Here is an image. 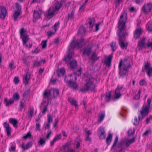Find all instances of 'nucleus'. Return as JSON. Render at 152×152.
Segmentation results:
<instances>
[{
    "instance_id": "f257e3e1",
    "label": "nucleus",
    "mask_w": 152,
    "mask_h": 152,
    "mask_svg": "<svg viewBox=\"0 0 152 152\" xmlns=\"http://www.w3.org/2000/svg\"><path fill=\"white\" fill-rule=\"evenodd\" d=\"M127 19V13L126 11L122 13L118 21L117 26V34L118 37V44L122 49H126L128 45V43L124 42L126 36L128 33L126 31V26L125 25Z\"/></svg>"
},
{
    "instance_id": "f03ea898",
    "label": "nucleus",
    "mask_w": 152,
    "mask_h": 152,
    "mask_svg": "<svg viewBox=\"0 0 152 152\" xmlns=\"http://www.w3.org/2000/svg\"><path fill=\"white\" fill-rule=\"evenodd\" d=\"M131 67L129 60L126 59L123 60L121 59L118 65L119 75L122 77H124L128 74L129 69Z\"/></svg>"
},
{
    "instance_id": "7ed1b4c3",
    "label": "nucleus",
    "mask_w": 152,
    "mask_h": 152,
    "mask_svg": "<svg viewBox=\"0 0 152 152\" xmlns=\"http://www.w3.org/2000/svg\"><path fill=\"white\" fill-rule=\"evenodd\" d=\"M85 80L86 83L85 84L84 87L81 88L80 91L83 92L91 91H95V85L93 83L94 79L92 76L90 75H88L85 78Z\"/></svg>"
},
{
    "instance_id": "20e7f679",
    "label": "nucleus",
    "mask_w": 152,
    "mask_h": 152,
    "mask_svg": "<svg viewBox=\"0 0 152 152\" xmlns=\"http://www.w3.org/2000/svg\"><path fill=\"white\" fill-rule=\"evenodd\" d=\"M76 77L71 74L66 76L64 78V81L68 86L75 90L77 89L78 86L76 83Z\"/></svg>"
},
{
    "instance_id": "39448f33",
    "label": "nucleus",
    "mask_w": 152,
    "mask_h": 152,
    "mask_svg": "<svg viewBox=\"0 0 152 152\" xmlns=\"http://www.w3.org/2000/svg\"><path fill=\"white\" fill-rule=\"evenodd\" d=\"M20 38L22 39L23 45L25 46L26 48H31L32 46V43H30L28 45L26 43L29 40V36L26 33V30L23 27L21 28L20 31Z\"/></svg>"
},
{
    "instance_id": "423d86ee",
    "label": "nucleus",
    "mask_w": 152,
    "mask_h": 152,
    "mask_svg": "<svg viewBox=\"0 0 152 152\" xmlns=\"http://www.w3.org/2000/svg\"><path fill=\"white\" fill-rule=\"evenodd\" d=\"M85 44L84 39L83 38H80L79 40H73L69 46V49L71 48L73 50L74 48L77 47L78 48H81Z\"/></svg>"
},
{
    "instance_id": "0eeeda50",
    "label": "nucleus",
    "mask_w": 152,
    "mask_h": 152,
    "mask_svg": "<svg viewBox=\"0 0 152 152\" xmlns=\"http://www.w3.org/2000/svg\"><path fill=\"white\" fill-rule=\"evenodd\" d=\"M57 14V12L54 11L53 8L50 7L45 12L44 15L46 19L49 20Z\"/></svg>"
},
{
    "instance_id": "6e6552de",
    "label": "nucleus",
    "mask_w": 152,
    "mask_h": 152,
    "mask_svg": "<svg viewBox=\"0 0 152 152\" xmlns=\"http://www.w3.org/2000/svg\"><path fill=\"white\" fill-rule=\"evenodd\" d=\"M151 64L149 62H147L145 63V64L142 68V71L144 72L145 70L147 72V75L149 77H150L152 74V67H151Z\"/></svg>"
},
{
    "instance_id": "1a4fd4ad",
    "label": "nucleus",
    "mask_w": 152,
    "mask_h": 152,
    "mask_svg": "<svg viewBox=\"0 0 152 152\" xmlns=\"http://www.w3.org/2000/svg\"><path fill=\"white\" fill-rule=\"evenodd\" d=\"M93 46V44H90L86 47H84L83 49L82 56L83 55H86L88 56H89L92 51Z\"/></svg>"
},
{
    "instance_id": "9d476101",
    "label": "nucleus",
    "mask_w": 152,
    "mask_h": 152,
    "mask_svg": "<svg viewBox=\"0 0 152 152\" xmlns=\"http://www.w3.org/2000/svg\"><path fill=\"white\" fill-rule=\"evenodd\" d=\"M152 9V4L151 3L145 4L142 8V12L147 14L151 12Z\"/></svg>"
},
{
    "instance_id": "9b49d317",
    "label": "nucleus",
    "mask_w": 152,
    "mask_h": 152,
    "mask_svg": "<svg viewBox=\"0 0 152 152\" xmlns=\"http://www.w3.org/2000/svg\"><path fill=\"white\" fill-rule=\"evenodd\" d=\"M149 108L150 107L147 106L146 105H144L143 106L142 108V110L140 111L141 119H143L145 116L148 115Z\"/></svg>"
},
{
    "instance_id": "f8f14e48",
    "label": "nucleus",
    "mask_w": 152,
    "mask_h": 152,
    "mask_svg": "<svg viewBox=\"0 0 152 152\" xmlns=\"http://www.w3.org/2000/svg\"><path fill=\"white\" fill-rule=\"evenodd\" d=\"M7 10L6 8L3 6L0 7V18L4 20L7 14Z\"/></svg>"
},
{
    "instance_id": "ddd939ff",
    "label": "nucleus",
    "mask_w": 152,
    "mask_h": 152,
    "mask_svg": "<svg viewBox=\"0 0 152 152\" xmlns=\"http://www.w3.org/2000/svg\"><path fill=\"white\" fill-rule=\"evenodd\" d=\"M74 54V53L73 50H72L71 48H70V49H69V47L68 54L64 58V60L66 63H68L69 62L70 60L72 58V55Z\"/></svg>"
},
{
    "instance_id": "4468645a",
    "label": "nucleus",
    "mask_w": 152,
    "mask_h": 152,
    "mask_svg": "<svg viewBox=\"0 0 152 152\" xmlns=\"http://www.w3.org/2000/svg\"><path fill=\"white\" fill-rule=\"evenodd\" d=\"M52 95L50 93V90H46L43 94V98L44 99H47L48 102L51 99Z\"/></svg>"
},
{
    "instance_id": "2eb2a0df",
    "label": "nucleus",
    "mask_w": 152,
    "mask_h": 152,
    "mask_svg": "<svg viewBox=\"0 0 152 152\" xmlns=\"http://www.w3.org/2000/svg\"><path fill=\"white\" fill-rule=\"evenodd\" d=\"M99 130L100 139H104L105 137L106 134L104 128L102 127H100L99 128Z\"/></svg>"
},
{
    "instance_id": "dca6fc26",
    "label": "nucleus",
    "mask_w": 152,
    "mask_h": 152,
    "mask_svg": "<svg viewBox=\"0 0 152 152\" xmlns=\"http://www.w3.org/2000/svg\"><path fill=\"white\" fill-rule=\"evenodd\" d=\"M142 29L141 28L136 29L134 33V37L135 39L139 38L142 33Z\"/></svg>"
},
{
    "instance_id": "f3484780",
    "label": "nucleus",
    "mask_w": 152,
    "mask_h": 152,
    "mask_svg": "<svg viewBox=\"0 0 152 152\" xmlns=\"http://www.w3.org/2000/svg\"><path fill=\"white\" fill-rule=\"evenodd\" d=\"M113 53H112L110 54L105 60L104 61L105 64L106 65L110 66H111V62L112 59L113 57Z\"/></svg>"
},
{
    "instance_id": "a211bd4d",
    "label": "nucleus",
    "mask_w": 152,
    "mask_h": 152,
    "mask_svg": "<svg viewBox=\"0 0 152 152\" xmlns=\"http://www.w3.org/2000/svg\"><path fill=\"white\" fill-rule=\"evenodd\" d=\"M4 127L5 129V131L7 133V135L9 136L11 134V128L10 127L9 123L7 122H4L3 124Z\"/></svg>"
},
{
    "instance_id": "6ab92c4d",
    "label": "nucleus",
    "mask_w": 152,
    "mask_h": 152,
    "mask_svg": "<svg viewBox=\"0 0 152 152\" xmlns=\"http://www.w3.org/2000/svg\"><path fill=\"white\" fill-rule=\"evenodd\" d=\"M33 21L35 22L37 20H39L41 17V14L37 11L34 10L33 13Z\"/></svg>"
},
{
    "instance_id": "aec40b11",
    "label": "nucleus",
    "mask_w": 152,
    "mask_h": 152,
    "mask_svg": "<svg viewBox=\"0 0 152 152\" xmlns=\"http://www.w3.org/2000/svg\"><path fill=\"white\" fill-rule=\"evenodd\" d=\"M9 122L15 128H17L18 127V121L16 119L13 118H10L9 119Z\"/></svg>"
},
{
    "instance_id": "412c9836",
    "label": "nucleus",
    "mask_w": 152,
    "mask_h": 152,
    "mask_svg": "<svg viewBox=\"0 0 152 152\" xmlns=\"http://www.w3.org/2000/svg\"><path fill=\"white\" fill-rule=\"evenodd\" d=\"M50 90L53 98H55L57 96L59 93L58 90V89L52 88Z\"/></svg>"
},
{
    "instance_id": "4be33fe9",
    "label": "nucleus",
    "mask_w": 152,
    "mask_h": 152,
    "mask_svg": "<svg viewBox=\"0 0 152 152\" xmlns=\"http://www.w3.org/2000/svg\"><path fill=\"white\" fill-rule=\"evenodd\" d=\"M62 4L58 1H56L54 5V7H51L53 8L54 11L56 12L62 6Z\"/></svg>"
},
{
    "instance_id": "5701e85b",
    "label": "nucleus",
    "mask_w": 152,
    "mask_h": 152,
    "mask_svg": "<svg viewBox=\"0 0 152 152\" xmlns=\"http://www.w3.org/2000/svg\"><path fill=\"white\" fill-rule=\"evenodd\" d=\"M32 142L29 141L28 142L27 144L25 145L24 143H23L21 145V147L23 150H27L31 148L32 146Z\"/></svg>"
},
{
    "instance_id": "b1692460",
    "label": "nucleus",
    "mask_w": 152,
    "mask_h": 152,
    "mask_svg": "<svg viewBox=\"0 0 152 152\" xmlns=\"http://www.w3.org/2000/svg\"><path fill=\"white\" fill-rule=\"evenodd\" d=\"M46 62L45 60L42 59L40 61H38L37 60H35L33 66H38L41 65V64L43 63L44 64Z\"/></svg>"
},
{
    "instance_id": "393cba45",
    "label": "nucleus",
    "mask_w": 152,
    "mask_h": 152,
    "mask_svg": "<svg viewBox=\"0 0 152 152\" xmlns=\"http://www.w3.org/2000/svg\"><path fill=\"white\" fill-rule=\"evenodd\" d=\"M46 101H43V102L42 103V104L45 105L44 108L42 109L41 112L43 115H44L45 114L46 111L48 110V106L49 102H48L45 105V104L46 103Z\"/></svg>"
},
{
    "instance_id": "a878e982",
    "label": "nucleus",
    "mask_w": 152,
    "mask_h": 152,
    "mask_svg": "<svg viewBox=\"0 0 152 152\" xmlns=\"http://www.w3.org/2000/svg\"><path fill=\"white\" fill-rule=\"evenodd\" d=\"M70 144V142H68L62 146V149L63 150V152H68Z\"/></svg>"
},
{
    "instance_id": "bb28decb",
    "label": "nucleus",
    "mask_w": 152,
    "mask_h": 152,
    "mask_svg": "<svg viewBox=\"0 0 152 152\" xmlns=\"http://www.w3.org/2000/svg\"><path fill=\"white\" fill-rule=\"evenodd\" d=\"M124 142V144H125V145L128 148L129 147V145L132 143L134 142L135 141V139L134 137H133L131 140H127L126 141H123Z\"/></svg>"
},
{
    "instance_id": "cd10ccee",
    "label": "nucleus",
    "mask_w": 152,
    "mask_h": 152,
    "mask_svg": "<svg viewBox=\"0 0 152 152\" xmlns=\"http://www.w3.org/2000/svg\"><path fill=\"white\" fill-rule=\"evenodd\" d=\"M14 100L13 99H10L8 100L7 98H6L4 99V102L6 103V105L7 106H8L14 103Z\"/></svg>"
},
{
    "instance_id": "c85d7f7f",
    "label": "nucleus",
    "mask_w": 152,
    "mask_h": 152,
    "mask_svg": "<svg viewBox=\"0 0 152 152\" xmlns=\"http://www.w3.org/2000/svg\"><path fill=\"white\" fill-rule=\"evenodd\" d=\"M120 147L121 148L119 151V152H124L127 148L125 145L124 142L123 141H122L120 142Z\"/></svg>"
},
{
    "instance_id": "c756f323",
    "label": "nucleus",
    "mask_w": 152,
    "mask_h": 152,
    "mask_svg": "<svg viewBox=\"0 0 152 152\" xmlns=\"http://www.w3.org/2000/svg\"><path fill=\"white\" fill-rule=\"evenodd\" d=\"M70 68L72 69H74L77 66V62L76 60H73L69 63Z\"/></svg>"
},
{
    "instance_id": "7c9ffc66",
    "label": "nucleus",
    "mask_w": 152,
    "mask_h": 152,
    "mask_svg": "<svg viewBox=\"0 0 152 152\" xmlns=\"http://www.w3.org/2000/svg\"><path fill=\"white\" fill-rule=\"evenodd\" d=\"M145 38H143L141 39L139 41L138 44V46L141 48H142L144 47L145 46Z\"/></svg>"
},
{
    "instance_id": "2f4dec72",
    "label": "nucleus",
    "mask_w": 152,
    "mask_h": 152,
    "mask_svg": "<svg viewBox=\"0 0 152 152\" xmlns=\"http://www.w3.org/2000/svg\"><path fill=\"white\" fill-rule=\"evenodd\" d=\"M86 31V28L83 26H81L79 28L78 33L81 34L82 36H83L85 34Z\"/></svg>"
},
{
    "instance_id": "473e14b6",
    "label": "nucleus",
    "mask_w": 152,
    "mask_h": 152,
    "mask_svg": "<svg viewBox=\"0 0 152 152\" xmlns=\"http://www.w3.org/2000/svg\"><path fill=\"white\" fill-rule=\"evenodd\" d=\"M21 12L19 11H15L13 15V19L14 21L15 22L18 20V17L20 15Z\"/></svg>"
},
{
    "instance_id": "72a5a7b5",
    "label": "nucleus",
    "mask_w": 152,
    "mask_h": 152,
    "mask_svg": "<svg viewBox=\"0 0 152 152\" xmlns=\"http://www.w3.org/2000/svg\"><path fill=\"white\" fill-rule=\"evenodd\" d=\"M138 119L136 117H135L134 118V120L133 122V124L135 126L138 125L139 123V122L140 121H141L142 119H141V116L140 115L138 116Z\"/></svg>"
},
{
    "instance_id": "f704fd0d",
    "label": "nucleus",
    "mask_w": 152,
    "mask_h": 152,
    "mask_svg": "<svg viewBox=\"0 0 152 152\" xmlns=\"http://www.w3.org/2000/svg\"><path fill=\"white\" fill-rule=\"evenodd\" d=\"M115 99H119L121 96V94H120V91L118 90V89H116L115 91Z\"/></svg>"
},
{
    "instance_id": "c9c22d12",
    "label": "nucleus",
    "mask_w": 152,
    "mask_h": 152,
    "mask_svg": "<svg viewBox=\"0 0 152 152\" xmlns=\"http://www.w3.org/2000/svg\"><path fill=\"white\" fill-rule=\"evenodd\" d=\"M69 102L73 105L76 108L78 107V106L77 104V101L74 99L72 98H69L68 99Z\"/></svg>"
},
{
    "instance_id": "e433bc0d",
    "label": "nucleus",
    "mask_w": 152,
    "mask_h": 152,
    "mask_svg": "<svg viewBox=\"0 0 152 152\" xmlns=\"http://www.w3.org/2000/svg\"><path fill=\"white\" fill-rule=\"evenodd\" d=\"M110 45L113 52H114L118 48V46L116 45V43L115 42H111L110 44Z\"/></svg>"
},
{
    "instance_id": "4c0bfd02",
    "label": "nucleus",
    "mask_w": 152,
    "mask_h": 152,
    "mask_svg": "<svg viewBox=\"0 0 152 152\" xmlns=\"http://www.w3.org/2000/svg\"><path fill=\"white\" fill-rule=\"evenodd\" d=\"M75 12V10L73 9L72 12L68 14V20H72L74 19Z\"/></svg>"
},
{
    "instance_id": "58836bf2",
    "label": "nucleus",
    "mask_w": 152,
    "mask_h": 152,
    "mask_svg": "<svg viewBox=\"0 0 152 152\" xmlns=\"http://www.w3.org/2000/svg\"><path fill=\"white\" fill-rule=\"evenodd\" d=\"M112 134H109L108 136L106 139V142L108 145H109L112 141Z\"/></svg>"
},
{
    "instance_id": "ea45409f",
    "label": "nucleus",
    "mask_w": 152,
    "mask_h": 152,
    "mask_svg": "<svg viewBox=\"0 0 152 152\" xmlns=\"http://www.w3.org/2000/svg\"><path fill=\"white\" fill-rule=\"evenodd\" d=\"M46 143L45 139H44L42 138H40L38 142V145L39 146H43Z\"/></svg>"
},
{
    "instance_id": "a19ab883",
    "label": "nucleus",
    "mask_w": 152,
    "mask_h": 152,
    "mask_svg": "<svg viewBox=\"0 0 152 152\" xmlns=\"http://www.w3.org/2000/svg\"><path fill=\"white\" fill-rule=\"evenodd\" d=\"M105 117V112H102L101 114H99V118L98 120V122L99 123L101 122L104 119Z\"/></svg>"
},
{
    "instance_id": "79ce46f5",
    "label": "nucleus",
    "mask_w": 152,
    "mask_h": 152,
    "mask_svg": "<svg viewBox=\"0 0 152 152\" xmlns=\"http://www.w3.org/2000/svg\"><path fill=\"white\" fill-rule=\"evenodd\" d=\"M118 136H117L115 139L114 140V143L113 144V145L112 147V149L114 150V151H115L116 150V144L118 140Z\"/></svg>"
},
{
    "instance_id": "37998d69",
    "label": "nucleus",
    "mask_w": 152,
    "mask_h": 152,
    "mask_svg": "<svg viewBox=\"0 0 152 152\" xmlns=\"http://www.w3.org/2000/svg\"><path fill=\"white\" fill-rule=\"evenodd\" d=\"M30 78L29 76L28 77L27 74H26V75L23 77V81L25 85L28 84V80L30 79Z\"/></svg>"
},
{
    "instance_id": "c03bdc74",
    "label": "nucleus",
    "mask_w": 152,
    "mask_h": 152,
    "mask_svg": "<svg viewBox=\"0 0 152 152\" xmlns=\"http://www.w3.org/2000/svg\"><path fill=\"white\" fill-rule=\"evenodd\" d=\"M89 21H88V23L89 25L90 28L91 27L92 28L94 26L95 23V20L94 18H92V19L89 18Z\"/></svg>"
},
{
    "instance_id": "a18cd8bd",
    "label": "nucleus",
    "mask_w": 152,
    "mask_h": 152,
    "mask_svg": "<svg viewBox=\"0 0 152 152\" xmlns=\"http://www.w3.org/2000/svg\"><path fill=\"white\" fill-rule=\"evenodd\" d=\"M65 70L64 69H61L58 70L57 72V74L58 76L63 75L65 72Z\"/></svg>"
},
{
    "instance_id": "49530a36",
    "label": "nucleus",
    "mask_w": 152,
    "mask_h": 152,
    "mask_svg": "<svg viewBox=\"0 0 152 152\" xmlns=\"http://www.w3.org/2000/svg\"><path fill=\"white\" fill-rule=\"evenodd\" d=\"M111 97V92H109L105 94V100L109 102Z\"/></svg>"
},
{
    "instance_id": "de8ad7c7",
    "label": "nucleus",
    "mask_w": 152,
    "mask_h": 152,
    "mask_svg": "<svg viewBox=\"0 0 152 152\" xmlns=\"http://www.w3.org/2000/svg\"><path fill=\"white\" fill-rule=\"evenodd\" d=\"M14 100L17 101H18L20 99V96L19 94L17 92L14 94L13 96V98Z\"/></svg>"
},
{
    "instance_id": "09e8293b",
    "label": "nucleus",
    "mask_w": 152,
    "mask_h": 152,
    "mask_svg": "<svg viewBox=\"0 0 152 152\" xmlns=\"http://www.w3.org/2000/svg\"><path fill=\"white\" fill-rule=\"evenodd\" d=\"M9 67L10 68V70H12L15 68L16 67L14 65V62L13 61H12L9 64Z\"/></svg>"
},
{
    "instance_id": "8fccbe9b",
    "label": "nucleus",
    "mask_w": 152,
    "mask_h": 152,
    "mask_svg": "<svg viewBox=\"0 0 152 152\" xmlns=\"http://www.w3.org/2000/svg\"><path fill=\"white\" fill-rule=\"evenodd\" d=\"M34 113V108H31L30 110L29 114L28 115V118H29L30 119L33 116V114Z\"/></svg>"
},
{
    "instance_id": "3c124183",
    "label": "nucleus",
    "mask_w": 152,
    "mask_h": 152,
    "mask_svg": "<svg viewBox=\"0 0 152 152\" xmlns=\"http://www.w3.org/2000/svg\"><path fill=\"white\" fill-rule=\"evenodd\" d=\"M60 26V22L59 21L58 22L55 23L53 26L54 29L56 32L57 31L58 29L59 28Z\"/></svg>"
},
{
    "instance_id": "603ef678",
    "label": "nucleus",
    "mask_w": 152,
    "mask_h": 152,
    "mask_svg": "<svg viewBox=\"0 0 152 152\" xmlns=\"http://www.w3.org/2000/svg\"><path fill=\"white\" fill-rule=\"evenodd\" d=\"M124 0H115L114 2V3L115 4V7L117 8Z\"/></svg>"
},
{
    "instance_id": "864d4df0",
    "label": "nucleus",
    "mask_w": 152,
    "mask_h": 152,
    "mask_svg": "<svg viewBox=\"0 0 152 152\" xmlns=\"http://www.w3.org/2000/svg\"><path fill=\"white\" fill-rule=\"evenodd\" d=\"M99 58L97 57V56L95 53H93L91 56V59L93 61L97 60Z\"/></svg>"
},
{
    "instance_id": "5fc2aeb1",
    "label": "nucleus",
    "mask_w": 152,
    "mask_h": 152,
    "mask_svg": "<svg viewBox=\"0 0 152 152\" xmlns=\"http://www.w3.org/2000/svg\"><path fill=\"white\" fill-rule=\"evenodd\" d=\"M82 69L80 68L77 71H74V73L75 75H76L78 76H80L81 75L82 73Z\"/></svg>"
},
{
    "instance_id": "6e6d98bb",
    "label": "nucleus",
    "mask_w": 152,
    "mask_h": 152,
    "mask_svg": "<svg viewBox=\"0 0 152 152\" xmlns=\"http://www.w3.org/2000/svg\"><path fill=\"white\" fill-rule=\"evenodd\" d=\"M146 27L148 28V29L150 31L152 32V23H150L149 22L146 25Z\"/></svg>"
},
{
    "instance_id": "4d7b16f0",
    "label": "nucleus",
    "mask_w": 152,
    "mask_h": 152,
    "mask_svg": "<svg viewBox=\"0 0 152 152\" xmlns=\"http://www.w3.org/2000/svg\"><path fill=\"white\" fill-rule=\"evenodd\" d=\"M47 40H43L41 43V45L42 48H46Z\"/></svg>"
},
{
    "instance_id": "13d9d810",
    "label": "nucleus",
    "mask_w": 152,
    "mask_h": 152,
    "mask_svg": "<svg viewBox=\"0 0 152 152\" xmlns=\"http://www.w3.org/2000/svg\"><path fill=\"white\" fill-rule=\"evenodd\" d=\"M141 93V90H139L137 93V94L135 96V99L136 100H138L140 99V96Z\"/></svg>"
},
{
    "instance_id": "bf43d9fd",
    "label": "nucleus",
    "mask_w": 152,
    "mask_h": 152,
    "mask_svg": "<svg viewBox=\"0 0 152 152\" xmlns=\"http://www.w3.org/2000/svg\"><path fill=\"white\" fill-rule=\"evenodd\" d=\"M140 84L141 86L146 85H147V82L144 79H142L140 81Z\"/></svg>"
},
{
    "instance_id": "052dcab7",
    "label": "nucleus",
    "mask_w": 152,
    "mask_h": 152,
    "mask_svg": "<svg viewBox=\"0 0 152 152\" xmlns=\"http://www.w3.org/2000/svg\"><path fill=\"white\" fill-rule=\"evenodd\" d=\"M135 132L134 129H129L128 131V135L129 136H131Z\"/></svg>"
},
{
    "instance_id": "680f3d73",
    "label": "nucleus",
    "mask_w": 152,
    "mask_h": 152,
    "mask_svg": "<svg viewBox=\"0 0 152 152\" xmlns=\"http://www.w3.org/2000/svg\"><path fill=\"white\" fill-rule=\"evenodd\" d=\"M26 106V104L24 102L20 101V106L21 109H23Z\"/></svg>"
},
{
    "instance_id": "e2e57ef3",
    "label": "nucleus",
    "mask_w": 152,
    "mask_h": 152,
    "mask_svg": "<svg viewBox=\"0 0 152 152\" xmlns=\"http://www.w3.org/2000/svg\"><path fill=\"white\" fill-rule=\"evenodd\" d=\"M30 91L29 90H27L23 94V96L24 97H26L28 96L29 94Z\"/></svg>"
},
{
    "instance_id": "0e129e2a",
    "label": "nucleus",
    "mask_w": 152,
    "mask_h": 152,
    "mask_svg": "<svg viewBox=\"0 0 152 152\" xmlns=\"http://www.w3.org/2000/svg\"><path fill=\"white\" fill-rule=\"evenodd\" d=\"M152 101V98H149L148 99L147 101V103L148 104V105H147V106L150 107V104L151 102Z\"/></svg>"
},
{
    "instance_id": "69168bd1",
    "label": "nucleus",
    "mask_w": 152,
    "mask_h": 152,
    "mask_svg": "<svg viewBox=\"0 0 152 152\" xmlns=\"http://www.w3.org/2000/svg\"><path fill=\"white\" fill-rule=\"evenodd\" d=\"M52 121L53 119L52 117L50 114H48V123H50L51 122H52Z\"/></svg>"
},
{
    "instance_id": "338daca9",
    "label": "nucleus",
    "mask_w": 152,
    "mask_h": 152,
    "mask_svg": "<svg viewBox=\"0 0 152 152\" xmlns=\"http://www.w3.org/2000/svg\"><path fill=\"white\" fill-rule=\"evenodd\" d=\"M61 138V134H59L57 135L53 139L56 141H57L58 140L60 139Z\"/></svg>"
},
{
    "instance_id": "774afa93",
    "label": "nucleus",
    "mask_w": 152,
    "mask_h": 152,
    "mask_svg": "<svg viewBox=\"0 0 152 152\" xmlns=\"http://www.w3.org/2000/svg\"><path fill=\"white\" fill-rule=\"evenodd\" d=\"M40 125L39 124L37 123L36 124V127L35 128V130L36 131L40 130Z\"/></svg>"
}]
</instances>
